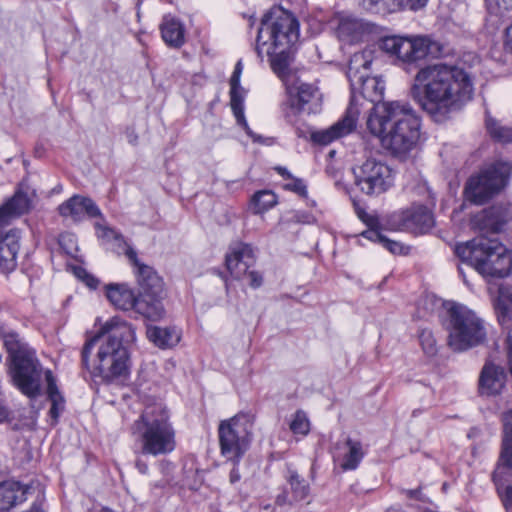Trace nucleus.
<instances>
[{
	"instance_id": "20e7f679",
	"label": "nucleus",
	"mask_w": 512,
	"mask_h": 512,
	"mask_svg": "<svg viewBox=\"0 0 512 512\" xmlns=\"http://www.w3.org/2000/svg\"><path fill=\"white\" fill-rule=\"evenodd\" d=\"M299 38V23L292 13L274 7L261 20L258 29L256 52L263 59L269 57L270 65L282 81L290 83L288 69L293 45Z\"/></svg>"
},
{
	"instance_id": "4d7b16f0",
	"label": "nucleus",
	"mask_w": 512,
	"mask_h": 512,
	"mask_svg": "<svg viewBox=\"0 0 512 512\" xmlns=\"http://www.w3.org/2000/svg\"><path fill=\"white\" fill-rule=\"evenodd\" d=\"M275 170L278 172L279 175H281L283 178L285 179H291L292 177H294L289 171L287 168L285 167H282V166H278L275 168Z\"/></svg>"
},
{
	"instance_id": "aec40b11",
	"label": "nucleus",
	"mask_w": 512,
	"mask_h": 512,
	"mask_svg": "<svg viewBox=\"0 0 512 512\" xmlns=\"http://www.w3.org/2000/svg\"><path fill=\"white\" fill-rule=\"evenodd\" d=\"M126 255L134 266V274L140 288L139 294H157L164 292L162 278L152 267L140 262L137 257V252L134 249L128 248Z\"/></svg>"
},
{
	"instance_id": "c9c22d12",
	"label": "nucleus",
	"mask_w": 512,
	"mask_h": 512,
	"mask_svg": "<svg viewBox=\"0 0 512 512\" xmlns=\"http://www.w3.org/2000/svg\"><path fill=\"white\" fill-rule=\"evenodd\" d=\"M6 208L15 216L23 215L32 208V200L27 193L18 191L5 204Z\"/></svg>"
},
{
	"instance_id": "f257e3e1",
	"label": "nucleus",
	"mask_w": 512,
	"mask_h": 512,
	"mask_svg": "<svg viewBox=\"0 0 512 512\" xmlns=\"http://www.w3.org/2000/svg\"><path fill=\"white\" fill-rule=\"evenodd\" d=\"M473 91V80L465 69L435 63L418 70L410 94L436 122H442L470 101Z\"/></svg>"
},
{
	"instance_id": "f3484780",
	"label": "nucleus",
	"mask_w": 512,
	"mask_h": 512,
	"mask_svg": "<svg viewBox=\"0 0 512 512\" xmlns=\"http://www.w3.org/2000/svg\"><path fill=\"white\" fill-rule=\"evenodd\" d=\"M388 225L395 231L425 233L433 227L434 218L427 207L419 205L393 213Z\"/></svg>"
},
{
	"instance_id": "412c9836",
	"label": "nucleus",
	"mask_w": 512,
	"mask_h": 512,
	"mask_svg": "<svg viewBox=\"0 0 512 512\" xmlns=\"http://www.w3.org/2000/svg\"><path fill=\"white\" fill-rule=\"evenodd\" d=\"M512 220L511 210L504 205H494L478 213L473 220L480 231L498 233Z\"/></svg>"
},
{
	"instance_id": "7ed1b4c3",
	"label": "nucleus",
	"mask_w": 512,
	"mask_h": 512,
	"mask_svg": "<svg viewBox=\"0 0 512 512\" xmlns=\"http://www.w3.org/2000/svg\"><path fill=\"white\" fill-rule=\"evenodd\" d=\"M366 125L382 146L397 157H405L420 138V118L410 104L403 101L377 104L371 109Z\"/></svg>"
},
{
	"instance_id": "9d476101",
	"label": "nucleus",
	"mask_w": 512,
	"mask_h": 512,
	"mask_svg": "<svg viewBox=\"0 0 512 512\" xmlns=\"http://www.w3.org/2000/svg\"><path fill=\"white\" fill-rule=\"evenodd\" d=\"M355 183L370 196H378L388 191L394 184V172L382 159L369 156L353 168Z\"/></svg>"
},
{
	"instance_id": "c756f323",
	"label": "nucleus",
	"mask_w": 512,
	"mask_h": 512,
	"mask_svg": "<svg viewBox=\"0 0 512 512\" xmlns=\"http://www.w3.org/2000/svg\"><path fill=\"white\" fill-rule=\"evenodd\" d=\"M44 376H45V380L47 383L46 393H47L48 399L51 402V408L49 410V415L55 424L58 422V418L60 417V414L65 409V399L57 387L56 380L53 376L52 371L46 370L44 372Z\"/></svg>"
},
{
	"instance_id": "4468645a",
	"label": "nucleus",
	"mask_w": 512,
	"mask_h": 512,
	"mask_svg": "<svg viewBox=\"0 0 512 512\" xmlns=\"http://www.w3.org/2000/svg\"><path fill=\"white\" fill-rule=\"evenodd\" d=\"M10 374L14 385L28 398L34 399L41 394L43 368L35 352L12 361Z\"/></svg>"
},
{
	"instance_id": "473e14b6",
	"label": "nucleus",
	"mask_w": 512,
	"mask_h": 512,
	"mask_svg": "<svg viewBox=\"0 0 512 512\" xmlns=\"http://www.w3.org/2000/svg\"><path fill=\"white\" fill-rule=\"evenodd\" d=\"M1 337L11 362L18 357L26 356L32 352H35L29 348L27 343L23 341L18 333L12 330L2 332Z\"/></svg>"
},
{
	"instance_id": "f8f14e48",
	"label": "nucleus",
	"mask_w": 512,
	"mask_h": 512,
	"mask_svg": "<svg viewBox=\"0 0 512 512\" xmlns=\"http://www.w3.org/2000/svg\"><path fill=\"white\" fill-rule=\"evenodd\" d=\"M108 335L105 341L119 344L127 351L136 342V328L121 316H113L100 328L97 335L86 341L81 352L82 364L88 368L89 356L94 346L100 342L103 335Z\"/></svg>"
},
{
	"instance_id": "b1692460",
	"label": "nucleus",
	"mask_w": 512,
	"mask_h": 512,
	"mask_svg": "<svg viewBox=\"0 0 512 512\" xmlns=\"http://www.w3.org/2000/svg\"><path fill=\"white\" fill-rule=\"evenodd\" d=\"M370 32L371 28L368 23L352 16L342 17L336 30L339 40L346 44L361 42Z\"/></svg>"
},
{
	"instance_id": "a878e982",
	"label": "nucleus",
	"mask_w": 512,
	"mask_h": 512,
	"mask_svg": "<svg viewBox=\"0 0 512 512\" xmlns=\"http://www.w3.org/2000/svg\"><path fill=\"white\" fill-rule=\"evenodd\" d=\"M165 293H148L137 296L133 310L149 321H160L165 316L163 299Z\"/></svg>"
},
{
	"instance_id": "338daca9",
	"label": "nucleus",
	"mask_w": 512,
	"mask_h": 512,
	"mask_svg": "<svg viewBox=\"0 0 512 512\" xmlns=\"http://www.w3.org/2000/svg\"><path fill=\"white\" fill-rule=\"evenodd\" d=\"M493 480H494V482H497V479H496V477H493ZM497 484H498V483H496V485H497Z\"/></svg>"
},
{
	"instance_id": "603ef678",
	"label": "nucleus",
	"mask_w": 512,
	"mask_h": 512,
	"mask_svg": "<svg viewBox=\"0 0 512 512\" xmlns=\"http://www.w3.org/2000/svg\"><path fill=\"white\" fill-rule=\"evenodd\" d=\"M505 44L507 48L512 52V24L505 30Z\"/></svg>"
},
{
	"instance_id": "bb28decb",
	"label": "nucleus",
	"mask_w": 512,
	"mask_h": 512,
	"mask_svg": "<svg viewBox=\"0 0 512 512\" xmlns=\"http://www.w3.org/2000/svg\"><path fill=\"white\" fill-rule=\"evenodd\" d=\"M285 479L290 486L291 496L286 491H283L276 497V504L283 506L304 500L309 494V485L300 477L296 470L290 466L287 467Z\"/></svg>"
},
{
	"instance_id": "5fc2aeb1",
	"label": "nucleus",
	"mask_w": 512,
	"mask_h": 512,
	"mask_svg": "<svg viewBox=\"0 0 512 512\" xmlns=\"http://www.w3.org/2000/svg\"><path fill=\"white\" fill-rule=\"evenodd\" d=\"M135 466H136L137 470L141 474H147L148 473V465L143 460L137 459L136 462H135Z\"/></svg>"
},
{
	"instance_id": "3c124183",
	"label": "nucleus",
	"mask_w": 512,
	"mask_h": 512,
	"mask_svg": "<svg viewBox=\"0 0 512 512\" xmlns=\"http://www.w3.org/2000/svg\"><path fill=\"white\" fill-rule=\"evenodd\" d=\"M294 220L298 223L310 224L314 218L312 215L304 212H296L293 216Z\"/></svg>"
},
{
	"instance_id": "c85d7f7f",
	"label": "nucleus",
	"mask_w": 512,
	"mask_h": 512,
	"mask_svg": "<svg viewBox=\"0 0 512 512\" xmlns=\"http://www.w3.org/2000/svg\"><path fill=\"white\" fill-rule=\"evenodd\" d=\"M342 449L343 453L339 456L341 469L344 471L355 470L365 455L362 443L360 441L347 438Z\"/></svg>"
},
{
	"instance_id": "2eb2a0df",
	"label": "nucleus",
	"mask_w": 512,
	"mask_h": 512,
	"mask_svg": "<svg viewBox=\"0 0 512 512\" xmlns=\"http://www.w3.org/2000/svg\"><path fill=\"white\" fill-rule=\"evenodd\" d=\"M431 44L427 37L387 36L380 40L379 47L403 64L410 65L424 59L430 53Z\"/></svg>"
},
{
	"instance_id": "09e8293b",
	"label": "nucleus",
	"mask_w": 512,
	"mask_h": 512,
	"mask_svg": "<svg viewBox=\"0 0 512 512\" xmlns=\"http://www.w3.org/2000/svg\"><path fill=\"white\" fill-rule=\"evenodd\" d=\"M14 217L15 216L6 208L5 205L0 207V234L3 233L2 229L6 227Z\"/></svg>"
},
{
	"instance_id": "ddd939ff",
	"label": "nucleus",
	"mask_w": 512,
	"mask_h": 512,
	"mask_svg": "<svg viewBox=\"0 0 512 512\" xmlns=\"http://www.w3.org/2000/svg\"><path fill=\"white\" fill-rule=\"evenodd\" d=\"M287 103L283 104L285 117L291 121L292 114H317L322 109V95L313 84L300 80L286 83Z\"/></svg>"
},
{
	"instance_id": "5701e85b",
	"label": "nucleus",
	"mask_w": 512,
	"mask_h": 512,
	"mask_svg": "<svg viewBox=\"0 0 512 512\" xmlns=\"http://www.w3.org/2000/svg\"><path fill=\"white\" fill-rule=\"evenodd\" d=\"M20 230L13 228L0 234V271L9 273L17 267L20 249Z\"/></svg>"
},
{
	"instance_id": "c03bdc74",
	"label": "nucleus",
	"mask_w": 512,
	"mask_h": 512,
	"mask_svg": "<svg viewBox=\"0 0 512 512\" xmlns=\"http://www.w3.org/2000/svg\"><path fill=\"white\" fill-rule=\"evenodd\" d=\"M286 190L292 191L301 197H307L308 191L305 182L296 177L289 179V182L284 185Z\"/></svg>"
},
{
	"instance_id": "69168bd1",
	"label": "nucleus",
	"mask_w": 512,
	"mask_h": 512,
	"mask_svg": "<svg viewBox=\"0 0 512 512\" xmlns=\"http://www.w3.org/2000/svg\"><path fill=\"white\" fill-rule=\"evenodd\" d=\"M493 480H494V482H497V479H496V477H493ZM497 484H498V483H496V485H497Z\"/></svg>"
},
{
	"instance_id": "bf43d9fd",
	"label": "nucleus",
	"mask_w": 512,
	"mask_h": 512,
	"mask_svg": "<svg viewBox=\"0 0 512 512\" xmlns=\"http://www.w3.org/2000/svg\"><path fill=\"white\" fill-rule=\"evenodd\" d=\"M506 9H512V0H500Z\"/></svg>"
},
{
	"instance_id": "79ce46f5",
	"label": "nucleus",
	"mask_w": 512,
	"mask_h": 512,
	"mask_svg": "<svg viewBox=\"0 0 512 512\" xmlns=\"http://www.w3.org/2000/svg\"><path fill=\"white\" fill-rule=\"evenodd\" d=\"M428 0H392V12L399 9L418 10L426 5Z\"/></svg>"
},
{
	"instance_id": "8fccbe9b",
	"label": "nucleus",
	"mask_w": 512,
	"mask_h": 512,
	"mask_svg": "<svg viewBox=\"0 0 512 512\" xmlns=\"http://www.w3.org/2000/svg\"><path fill=\"white\" fill-rule=\"evenodd\" d=\"M96 228L99 231H101V237L114 238V239H120L122 237L120 233H118L116 230H114L110 227L96 224Z\"/></svg>"
},
{
	"instance_id": "4be33fe9",
	"label": "nucleus",
	"mask_w": 512,
	"mask_h": 512,
	"mask_svg": "<svg viewBox=\"0 0 512 512\" xmlns=\"http://www.w3.org/2000/svg\"><path fill=\"white\" fill-rule=\"evenodd\" d=\"M62 217L74 222L81 221L85 215L90 218L101 217L102 213L96 203L88 197L74 195L58 207Z\"/></svg>"
},
{
	"instance_id": "58836bf2",
	"label": "nucleus",
	"mask_w": 512,
	"mask_h": 512,
	"mask_svg": "<svg viewBox=\"0 0 512 512\" xmlns=\"http://www.w3.org/2000/svg\"><path fill=\"white\" fill-rule=\"evenodd\" d=\"M290 429L294 434L307 435L309 433L310 421L304 411H296L290 423Z\"/></svg>"
},
{
	"instance_id": "f03ea898",
	"label": "nucleus",
	"mask_w": 512,
	"mask_h": 512,
	"mask_svg": "<svg viewBox=\"0 0 512 512\" xmlns=\"http://www.w3.org/2000/svg\"><path fill=\"white\" fill-rule=\"evenodd\" d=\"M374 59V49L366 47L360 52L354 53L349 61L347 77L351 88V101L344 116L326 129L311 133V140L319 145H329L352 133L356 129L359 109L356 105L359 98H363L374 106L383 103L385 85L384 82L370 76L371 64Z\"/></svg>"
},
{
	"instance_id": "6ab92c4d",
	"label": "nucleus",
	"mask_w": 512,
	"mask_h": 512,
	"mask_svg": "<svg viewBox=\"0 0 512 512\" xmlns=\"http://www.w3.org/2000/svg\"><path fill=\"white\" fill-rule=\"evenodd\" d=\"M242 73V63L238 61L233 74L230 78V106L236 118V122L241 126L246 134L258 143H265L262 136L255 134L249 127L244 115V91L240 87V76Z\"/></svg>"
},
{
	"instance_id": "052dcab7",
	"label": "nucleus",
	"mask_w": 512,
	"mask_h": 512,
	"mask_svg": "<svg viewBox=\"0 0 512 512\" xmlns=\"http://www.w3.org/2000/svg\"><path fill=\"white\" fill-rule=\"evenodd\" d=\"M458 271H459V274L462 276L464 283L468 284V282L466 280V276H465L464 271H463V268L462 267H458Z\"/></svg>"
},
{
	"instance_id": "1a4fd4ad",
	"label": "nucleus",
	"mask_w": 512,
	"mask_h": 512,
	"mask_svg": "<svg viewBox=\"0 0 512 512\" xmlns=\"http://www.w3.org/2000/svg\"><path fill=\"white\" fill-rule=\"evenodd\" d=\"M252 424L245 416H234L224 420L218 428L221 455L237 464L248 451L251 440Z\"/></svg>"
},
{
	"instance_id": "7c9ffc66",
	"label": "nucleus",
	"mask_w": 512,
	"mask_h": 512,
	"mask_svg": "<svg viewBox=\"0 0 512 512\" xmlns=\"http://www.w3.org/2000/svg\"><path fill=\"white\" fill-rule=\"evenodd\" d=\"M147 337L159 348H170L180 341V333L175 327L148 326Z\"/></svg>"
},
{
	"instance_id": "680f3d73",
	"label": "nucleus",
	"mask_w": 512,
	"mask_h": 512,
	"mask_svg": "<svg viewBox=\"0 0 512 512\" xmlns=\"http://www.w3.org/2000/svg\"><path fill=\"white\" fill-rule=\"evenodd\" d=\"M128 137H129V142H130V143H135V142H136V140H137V136H136V135H134V134H131V135H129Z\"/></svg>"
},
{
	"instance_id": "f704fd0d",
	"label": "nucleus",
	"mask_w": 512,
	"mask_h": 512,
	"mask_svg": "<svg viewBox=\"0 0 512 512\" xmlns=\"http://www.w3.org/2000/svg\"><path fill=\"white\" fill-rule=\"evenodd\" d=\"M277 204V196L270 190L256 192L252 199L250 208L254 214H262Z\"/></svg>"
},
{
	"instance_id": "37998d69",
	"label": "nucleus",
	"mask_w": 512,
	"mask_h": 512,
	"mask_svg": "<svg viewBox=\"0 0 512 512\" xmlns=\"http://www.w3.org/2000/svg\"><path fill=\"white\" fill-rule=\"evenodd\" d=\"M497 492L507 512H512V485L497 484Z\"/></svg>"
},
{
	"instance_id": "864d4df0",
	"label": "nucleus",
	"mask_w": 512,
	"mask_h": 512,
	"mask_svg": "<svg viewBox=\"0 0 512 512\" xmlns=\"http://www.w3.org/2000/svg\"><path fill=\"white\" fill-rule=\"evenodd\" d=\"M405 494L410 499L422 500L421 490L419 488L406 490Z\"/></svg>"
},
{
	"instance_id": "cd10ccee",
	"label": "nucleus",
	"mask_w": 512,
	"mask_h": 512,
	"mask_svg": "<svg viewBox=\"0 0 512 512\" xmlns=\"http://www.w3.org/2000/svg\"><path fill=\"white\" fill-rule=\"evenodd\" d=\"M106 296L110 303L123 311L133 310L137 296L127 284H109L106 286Z\"/></svg>"
},
{
	"instance_id": "0e129e2a",
	"label": "nucleus",
	"mask_w": 512,
	"mask_h": 512,
	"mask_svg": "<svg viewBox=\"0 0 512 512\" xmlns=\"http://www.w3.org/2000/svg\"><path fill=\"white\" fill-rule=\"evenodd\" d=\"M386 512H401V511L398 508H390V509L386 510Z\"/></svg>"
},
{
	"instance_id": "72a5a7b5",
	"label": "nucleus",
	"mask_w": 512,
	"mask_h": 512,
	"mask_svg": "<svg viewBox=\"0 0 512 512\" xmlns=\"http://www.w3.org/2000/svg\"><path fill=\"white\" fill-rule=\"evenodd\" d=\"M503 440L500 461L512 470V409L502 416Z\"/></svg>"
},
{
	"instance_id": "a19ab883",
	"label": "nucleus",
	"mask_w": 512,
	"mask_h": 512,
	"mask_svg": "<svg viewBox=\"0 0 512 512\" xmlns=\"http://www.w3.org/2000/svg\"><path fill=\"white\" fill-rule=\"evenodd\" d=\"M392 0H362L363 7L373 13H391Z\"/></svg>"
},
{
	"instance_id": "423d86ee",
	"label": "nucleus",
	"mask_w": 512,
	"mask_h": 512,
	"mask_svg": "<svg viewBox=\"0 0 512 512\" xmlns=\"http://www.w3.org/2000/svg\"><path fill=\"white\" fill-rule=\"evenodd\" d=\"M455 254L486 279L505 278L512 270V254L496 238L479 235L457 244Z\"/></svg>"
},
{
	"instance_id": "ea45409f",
	"label": "nucleus",
	"mask_w": 512,
	"mask_h": 512,
	"mask_svg": "<svg viewBox=\"0 0 512 512\" xmlns=\"http://www.w3.org/2000/svg\"><path fill=\"white\" fill-rule=\"evenodd\" d=\"M419 340H420V344L423 349V352L427 356L433 357L437 354V352H438L437 342H436V339L431 331L423 330L419 335Z\"/></svg>"
},
{
	"instance_id": "393cba45",
	"label": "nucleus",
	"mask_w": 512,
	"mask_h": 512,
	"mask_svg": "<svg viewBox=\"0 0 512 512\" xmlns=\"http://www.w3.org/2000/svg\"><path fill=\"white\" fill-rule=\"evenodd\" d=\"M30 493V486L14 480L0 483V512H7L23 504Z\"/></svg>"
},
{
	"instance_id": "dca6fc26",
	"label": "nucleus",
	"mask_w": 512,
	"mask_h": 512,
	"mask_svg": "<svg viewBox=\"0 0 512 512\" xmlns=\"http://www.w3.org/2000/svg\"><path fill=\"white\" fill-rule=\"evenodd\" d=\"M255 253L251 245L236 243L230 248L226 256V266L231 275L236 279L247 277L252 288H259L262 285V275L251 268L255 264Z\"/></svg>"
},
{
	"instance_id": "a211bd4d",
	"label": "nucleus",
	"mask_w": 512,
	"mask_h": 512,
	"mask_svg": "<svg viewBox=\"0 0 512 512\" xmlns=\"http://www.w3.org/2000/svg\"><path fill=\"white\" fill-rule=\"evenodd\" d=\"M507 373L505 368L492 361H486L478 377V394L491 398L501 395L506 387Z\"/></svg>"
},
{
	"instance_id": "e2e57ef3",
	"label": "nucleus",
	"mask_w": 512,
	"mask_h": 512,
	"mask_svg": "<svg viewBox=\"0 0 512 512\" xmlns=\"http://www.w3.org/2000/svg\"><path fill=\"white\" fill-rule=\"evenodd\" d=\"M99 512H114L112 509L104 507Z\"/></svg>"
},
{
	"instance_id": "6e6552de",
	"label": "nucleus",
	"mask_w": 512,
	"mask_h": 512,
	"mask_svg": "<svg viewBox=\"0 0 512 512\" xmlns=\"http://www.w3.org/2000/svg\"><path fill=\"white\" fill-rule=\"evenodd\" d=\"M511 173V163L494 162L467 181L464 190L466 199L475 204H484L508 184Z\"/></svg>"
},
{
	"instance_id": "39448f33",
	"label": "nucleus",
	"mask_w": 512,
	"mask_h": 512,
	"mask_svg": "<svg viewBox=\"0 0 512 512\" xmlns=\"http://www.w3.org/2000/svg\"><path fill=\"white\" fill-rule=\"evenodd\" d=\"M131 432L138 438L142 455H167L176 448V432L170 412L161 401L145 406L139 418L133 422Z\"/></svg>"
},
{
	"instance_id": "2f4dec72",
	"label": "nucleus",
	"mask_w": 512,
	"mask_h": 512,
	"mask_svg": "<svg viewBox=\"0 0 512 512\" xmlns=\"http://www.w3.org/2000/svg\"><path fill=\"white\" fill-rule=\"evenodd\" d=\"M160 30L162 39L168 46L179 48L184 44V27L178 20L164 17Z\"/></svg>"
},
{
	"instance_id": "a18cd8bd",
	"label": "nucleus",
	"mask_w": 512,
	"mask_h": 512,
	"mask_svg": "<svg viewBox=\"0 0 512 512\" xmlns=\"http://www.w3.org/2000/svg\"><path fill=\"white\" fill-rule=\"evenodd\" d=\"M382 246L390 251L392 254H404L406 253V248L397 241L390 240L386 236L384 240H382Z\"/></svg>"
},
{
	"instance_id": "9b49d317",
	"label": "nucleus",
	"mask_w": 512,
	"mask_h": 512,
	"mask_svg": "<svg viewBox=\"0 0 512 512\" xmlns=\"http://www.w3.org/2000/svg\"><path fill=\"white\" fill-rule=\"evenodd\" d=\"M98 347L94 374L104 382L111 383L126 377L129 372L130 352L119 344L100 340Z\"/></svg>"
},
{
	"instance_id": "4c0bfd02",
	"label": "nucleus",
	"mask_w": 512,
	"mask_h": 512,
	"mask_svg": "<svg viewBox=\"0 0 512 512\" xmlns=\"http://www.w3.org/2000/svg\"><path fill=\"white\" fill-rule=\"evenodd\" d=\"M359 217L368 225V229L363 231L360 236L372 241L377 242L382 245V240H384L385 236L378 230V221L372 216H368L366 214H359Z\"/></svg>"
},
{
	"instance_id": "0eeeda50",
	"label": "nucleus",
	"mask_w": 512,
	"mask_h": 512,
	"mask_svg": "<svg viewBox=\"0 0 512 512\" xmlns=\"http://www.w3.org/2000/svg\"><path fill=\"white\" fill-rule=\"evenodd\" d=\"M444 307L447 344L454 352L467 351L486 341V323L475 311L453 301L446 302Z\"/></svg>"
},
{
	"instance_id": "e433bc0d",
	"label": "nucleus",
	"mask_w": 512,
	"mask_h": 512,
	"mask_svg": "<svg viewBox=\"0 0 512 512\" xmlns=\"http://www.w3.org/2000/svg\"><path fill=\"white\" fill-rule=\"evenodd\" d=\"M486 127L490 136L503 143L512 142V127L502 126L496 120L487 118Z\"/></svg>"
},
{
	"instance_id": "6e6d98bb",
	"label": "nucleus",
	"mask_w": 512,
	"mask_h": 512,
	"mask_svg": "<svg viewBox=\"0 0 512 512\" xmlns=\"http://www.w3.org/2000/svg\"><path fill=\"white\" fill-rule=\"evenodd\" d=\"M240 478H241V476H240L239 470L236 466H234L230 472V476H229L230 482L232 484H234V483L238 482L240 480Z\"/></svg>"
},
{
	"instance_id": "13d9d810",
	"label": "nucleus",
	"mask_w": 512,
	"mask_h": 512,
	"mask_svg": "<svg viewBox=\"0 0 512 512\" xmlns=\"http://www.w3.org/2000/svg\"><path fill=\"white\" fill-rule=\"evenodd\" d=\"M7 416H8L7 410L4 407L0 406V421H3L4 419H6Z\"/></svg>"
},
{
	"instance_id": "de8ad7c7",
	"label": "nucleus",
	"mask_w": 512,
	"mask_h": 512,
	"mask_svg": "<svg viewBox=\"0 0 512 512\" xmlns=\"http://www.w3.org/2000/svg\"><path fill=\"white\" fill-rule=\"evenodd\" d=\"M75 274L78 278L82 279L90 288L97 287L98 280L93 276L89 275L83 268H76Z\"/></svg>"
},
{
	"instance_id": "49530a36",
	"label": "nucleus",
	"mask_w": 512,
	"mask_h": 512,
	"mask_svg": "<svg viewBox=\"0 0 512 512\" xmlns=\"http://www.w3.org/2000/svg\"><path fill=\"white\" fill-rule=\"evenodd\" d=\"M59 243L64 247L68 254H73L76 250V241L72 234L61 235Z\"/></svg>"
}]
</instances>
